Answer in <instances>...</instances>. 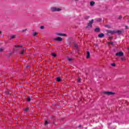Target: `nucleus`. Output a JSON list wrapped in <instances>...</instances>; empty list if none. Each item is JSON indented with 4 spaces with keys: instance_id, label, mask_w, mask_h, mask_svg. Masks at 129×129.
Instances as JSON below:
<instances>
[{
    "instance_id": "32",
    "label": "nucleus",
    "mask_w": 129,
    "mask_h": 129,
    "mask_svg": "<svg viewBox=\"0 0 129 129\" xmlns=\"http://www.w3.org/2000/svg\"><path fill=\"white\" fill-rule=\"evenodd\" d=\"M122 18V17H121V16H119V19H121Z\"/></svg>"
},
{
    "instance_id": "10",
    "label": "nucleus",
    "mask_w": 129,
    "mask_h": 129,
    "mask_svg": "<svg viewBox=\"0 0 129 129\" xmlns=\"http://www.w3.org/2000/svg\"><path fill=\"white\" fill-rule=\"evenodd\" d=\"M90 58V52L89 51L87 52V58L89 59Z\"/></svg>"
},
{
    "instance_id": "25",
    "label": "nucleus",
    "mask_w": 129,
    "mask_h": 129,
    "mask_svg": "<svg viewBox=\"0 0 129 129\" xmlns=\"http://www.w3.org/2000/svg\"><path fill=\"white\" fill-rule=\"evenodd\" d=\"M52 56L53 57H56V54L55 53H52Z\"/></svg>"
},
{
    "instance_id": "14",
    "label": "nucleus",
    "mask_w": 129,
    "mask_h": 129,
    "mask_svg": "<svg viewBox=\"0 0 129 129\" xmlns=\"http://www.w3.org/2000/svg\"><path fill=\"white\" fill-rule=\"evenodd\" d=\"M100 29L98 28H97L95 29V32H99Z\"/></svg>"
},
{
    "instance_id": "22",
    "label": "nucleus",
    "mask_w": 129,
    "mask_h": 129,
    "mask_svg": "<svg viewBox=\"0 0 129 129\" xmlns=\"http://www.w3.org/2000/svg\"><path fill=\"white\" fill-rule=\"evenodd\" d=\"M111 66H112L113 67H114L115 66V63H111Z\"/></svg>"
},
{
    "instance_id": "7",
    "label": "nucleus",
    "mask_w": 129,
    "mask_h": 129,
    "mask_svg": "<svg viewBox=\"0 0 129 129\" xmlns=\"http://www.w3.org/2000/svg\"><path fill=\"white\" fill-rule=\"evenodd\" d=\"M93 19L90 21L89 23L88 24L87 28H91V27H92V24H93Z\"/></svg>"
},
{
    "instance_id": "23",
    "label": "nucleus",
    "mask_w": 129,
    "mask_h": 129,
    "mask_svg": "<svg viewBox=\"0 0 129 129\" xmlns=\"http://www.w3.org/2000/svg\"><path fill=\"white\" fill-rule=\"evenodd\" d=\"M4 51V48H0V52H3Z\"/></svg>"
},
{
    "instance_id": "1",
    "label": "nucleus",
    "mask_w": 129,
    "mask_h": 129,
    "mask_svg": "<svg viewBox=\"0 0 129 129\" xmlns=\"http://www.w3.org/2000/svg\"><path fill=\"white\" fill-rule=\"evenodd\" d=\"M107 33L108 34H115V33H118V34H121V31L119 30H108Z\"/></svg>"
},
{
    "instance_id": "28",
    "label": "nucleus",
    "mask_w": 129,
    "mask_h": 129,
    "mask_svg": "<svg viewBox=\"0 0 129 129\" xmlns=\"http://www.w3.org/2000/svg\"><path fill=\"white\" fill-rule=\"evenodd\" d=\"M97 21L98 22H100V21H101V19L100 18H99V19H98L97 20Z\"/></svg>"
},
{
    "instance_id": "15",
    "label": "nucleus",
    "mask_w": 129,
    "mask_h": 129,
    "mask_svg": "<svg viewBox=\"0 0 129 129\" xmlns=\"http://www.w3.org/2000/svg\"><path fill=\"white\" fill-rule=\"evenodd\" d=\"M33 36H37L38 35V32H34L33 33Z\"/></svg>"
},
{
    "instance_id": "35",
    "label": "nucleus",
    "mask_w": 129,
    "mask_h": 129,
    "mask_svg": "<svg viewBox=\"0 0 129 129\" xmlns=\"http://www.w3.org/2000/svg\"><path fill=\"white\" fill-rule=\"evenodd\" d=\"M1 34H2V31H0V35H1Z\"/></svg>"
},
{
    "instance_id": "2",
    "label": "nucleus",
    "mask_w": 129,
    "mask_h": 129,
    "mask_svg": "<svg viewBox=\"0 0 129 129\" xmlns=\"http://www.w3.org/2000/svg\"><path fill=\"white\" fill-rule=\"evenodd\" d=\"M50 10L51 12H60L61 9L59 8L52 7L50 8Z\"/></svg>"
},
{
    "instance_id": "29",
    "label": "nucleus",
    "mask_w": 129,
    "mask_h": 129,
    "mask_svg": "<svg viewBox=\"0 0 129 129\" xmlns=\"http://www.w3.org/2000/svg\"><path fill=\"white\" fill-rule=\"evenodd\" d=\"M68 60H69V61H72V58H68Z\"/></svg>"
},
{
    "instance_id": "20",
    "label": "nucleus",
    "mask_w": 129,
    "mask_h": 129,
    "mask_svg": "<svg viewBox=\"0 0 129 129\" xmlns=\"http://www.w3.org/2000/svg\"><path fill=\"white\" fill-rule=\"evenodd\" d=\"M44 26H40V28L41 29V30H44Z\"/></svg>"
},
{
    "instance_id": "31",
    "label": "nucleus",
    "mask_w": 129,
    "mask_h": 129,
    "mask_svg": "<svg viewBox=\"0 0 129 129\" xmlns=\"http://www.w3.org/2000/svg\"><path fill=\"white\" fill-rule=\"evenodd\" d=\"M95 47H98V45L97 44H95Z\"/></svg>"
},
{
    "instance_id": "17",
    "label": "nucleus",
    "mask_w": 129,
    "mask_h": 129,
    "mask_svg": "<svg viewBox=\"0 0 129 129\" xmlns=\"http://www.w3.org/2000/svg\"><path fill=\"white\" fill-rule=\"evenodd\" d=\"M25 111H29L30 110V108H26L24 109Z\"/></svg>"
},
{
    "instance_id": "30",
    "label": "nucleus",
    "mask_w": 129,
    "mask_h": 129,
    "mask_svg": "<svg viewBox=\"0 0 129 129\" xmlns=\"http://www.w3.org/2000/svg\"><path fill=\"white\" fill-rule=\"evenodd\" d=\"M26 31H27V29H23V30H22V32H26Z\"/></svg>"
},
{
    "instance_id": "24",
    "label": "nucleus",
    "mask_w": 129,
    "mask_h": 129,
    "mask_svg": "<svg viewBox=\"0 0 129 129\" xmlns=\"http://www.w3.org/2000/svg\"><path fill=\"white\" fill-rule=\"evenodd\" d=\"M121 60H122V61H124V60H125V58H124V57H121Z\"/></svg>"
},
{
    "instance_id": "26",
    "label": "nucleus",
    "mask_w": 129,
    "mask_h": 129,
    "mask_svg": "<svg viewBox=\"0 0 129 129\" xmlns=\"http://www.w3.org/2000/svg\"><path fill=\"white\" fill-rule=\"evenodd\" d=\"M80 81H81V79L79 78V79H78V82H80Z\"/></svg>"
},
{
    "instance_id": "19",
    "label": "nucleus",
    "mask_w": 129,
    "mask_h": 129,
    "mask_svg": "<svg viewBox=\"0 0 129 129\" xmlns=\"http://www.w3.org/2000/svg\"><path fill=\"white\" fill-rule=\"evenodd\" d=\"M108 44H111V45H112V46H113V45H114L113 42H108Z\"/></svg>"
},
{
    "instance_id": "34",
    "label": "nucleus",
    "mask_w": 129,
    "mask_h": 129,
    "mask_svg": "<svg viewBox=\"0 0 129 129\" xmlns=\"http://www.w3.org/2000/svg\"><path fill=\"white\" fill-rule=\"evenodd\" d=\"M88 18H89V16H87V19H88Z\"/></svg>"
},
{
    "instance_id": "21",
    "label": "nucleus",
    "mask_w": 129,
    "mask_h": 129,
    "mask_svg": "<svg viewBox=\"0 0 129 129\" xmlns=\"http://www.w3.org/2000/svg\"><path fill=\"white\" fill-rule=\"evenodd\" d=\"M74 47H75V48H78V45H77V44H75Z\"/></svg>"
},
{
    "instance_id": "9",
    "label": "nucleus",
    "mask_w": 129,
    "mask_h": 129,
    "mask_svg": "<svg viewBox=\"0 0 129 129\" xmlns=\"http://www.w3.org/2000/svg\"><path fill=\"white\" fill-rule=\"evenodd\" d=\"M25 51H26V48H22L21 51H20L21 55H24V54H25Z\"/></svg>"
},
{
    "instance_id": "13",
    "label": "nucleus",
    "mask_w": 129,
    "mask_h": 129,
    "mask_svg": "<svg viewBox=\"0 0 129 129\" xmlns=\"http://www.w3.org/2000/svg\"><path fill=\"white\" fill-rule=\"evenodd\" d=\"M15 38H16V35H12L10 36L11 39H15Z\"/></svg>"
},
{
    "instance_id": "12",
    "label": "nucleus",
    "mask_w": 129,
    "mask_h": 129,
    "mask_svg": "<svg viewBox=\"0 0 129 129\" xmlns=\"http://www.w3.org/2000/svg\"><path fill=\"white\" fill-rule=\"evenodd\" d=\"M94 4H95V3L93 1H92L90 2V6L91 7H93V6H94Z\"/></svg>"
},
{
    "instance_id": "4",
    "label": "nucleus",
    "mask_w": 129,
    "mask_h": 129,
    "mask_svg": "<svg viewBox=\"0 0 129 129\" xmlns=\"http://www.w3.org/2000/svg\"><path fill=\"white\" fill-rule=\"evenodd\" d=\"M104 94H106V95H113L115 94L114 92H104Z\"/></svg>"
},
{
    "instance_id": "11",
    "label": "nucleus",
    "mask_w": 129,
    "mask_h": 129,
    "mask_svg": "<svg viewBox=\"0 0 129 129\" xmlns=\"http://www.w3.org/2000/svg\"><path fill=\"white\" fill-rule=\"evenodd\" d=\"M103 37H104V34L103 33H101V34L98 35V37L99 38H102Z\"/></svg>"
},
{
    "instance_id": "33",
    "label": "nucleus",
    "mask_w": 129,
    "mask_h": 129,
    "mask_svg": "<svg viewBox=\"0 0 129 129\" xmlns=\"http://www.w3.org/2000/svg\"><path fill=\"white\" fill-rule=\"evenodd\" d=\"M110 40H111L112 39V37H109Z\"/></svg>"
},
{
    "instance_id": "18",
    "label": "nucleus",
    "mask_w": 129,
    "mask_h": 129,
    "mask_svg": "<svg viewBox=\"0 0 129 129\" xmlns=\"http://www.w3.org/2000/svg\"><path fill=\"white\" fill-rule=\"evenodd\" d=\"M48 123H49V122H48V121H45L44 125H47V124H48Z\"/></svg>"
},
{
    "instance_id": "37",
    "label": "nucleus",
    "mask_w": 129,
    "mask_h": 129,
    "mask_svg": "<svg viewBox=\"0 0 129 129\" xmlns=\"http://www.w3.org/2000/svg\"><path fill=\"white\" fill-rule=\"evenodd\" d=\"M128 50H129V48H128Z\"/></svg>"
},
{
    "instance_id": "27",
    "label": "nucleus",
    "mask_w": 129,
    "mask_h": 129,
    "mask_svg": "<svg viewBox=\"0 0 129 129\" xmlns=\"http://www.w3.org/2000/svg\"><path fill=\"white\" fill-rule=\"evenodd\" d=\"M27 101H31V98H27Z\"/></svg>"
},
{
    "instance_id": "8",
    "label": "nucleus",
    "mask_w": 129,
    "mask_h": 129,
    "mask_svg": "<svg viewBox=\"0 0 129 129\" xmlns=\"http://www.w3.org/2000/svg\"><path fill=\"white\" fill-rule=\"evenodd\" d=\"M55 35H56V36H61L63 37H66V34H64V33H55Z\"/></svg>"
},
{
    "instance_id": "5",
    "label": "nucleus",
    "mask_w": 129,
    "mask_h": 129,
    "mask_svg": "<svg viewBox=\"0 0 129 129\" xmlns=\"http://www.w3.org/2000/svg\"><path fill=\"white\" fill-rule=\"evenodd\" d=\"M62 38L58 37L55 38H54L53 41H57V42H62Z\"/></svg>"
},
{
    "instance_id": "3",
    "label": "nucleus",
    "mask_w": 129,
    "mask_h": 129,
    "mask_svg": "<svg viewBox=\"0 0 129 129\" xmlns=\"http://www.w3.org/2000/svg\"><path fill=\"white\" fill-rule=\"evenodd\" d=\"M22 48V45H16L14 47V51L19 52V50Z\"/></svg>"
},
{
    "instance_id": "6",
    "label": "nucleus",
    "mask_w": 129,
    "mask_h": 129,
    "mask_svg": "<svg viewBox=\"0 0 129 129\" xmlns=\"http://www.w3.org/2000/svg\"><path fill=\"white\" fill-rule=\"evenodd\" d=\"M116 56H117L118 57H122L123 56V52H119L115 54Z\"/></svg>"
},
{
    "instance_id": "36",
    "label": "nucleus",
    "mask_w": 129,
    "mask_h": 129,
    "mask_svg": "<svg viewBox=\"0 0 129 129\" xmlns=\"http://www.w3.org/2000/svg\"><path fill=\"white\" fill-rule=\"evenodd\" d=\"M105 27H107V26H105Z\"/></svg>"
},
{
    "instance_id": "16",
    "label": "nucleus",
    "mask_w": 129,
    "mask_h": 129,
    "mask_svg": "<svg viewBox=\"0 0 129 129\" xmlns=\"http://www.w3.org/2000/svg\"><path fill=\"white\" fill-rule=\"evenodd\" d=\"M56 81L60 82V81H61V79H60V78H56Z\"/></svg>"
}]
</instances>
